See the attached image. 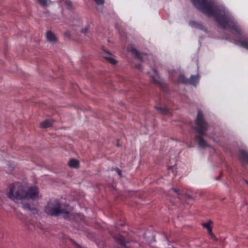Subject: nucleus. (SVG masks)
<instances>
[{"instance_id": "nucleus-24", "label": "nucleus", "mask_w": 248, "mask_h": 248, "mask_svg": "<svg viewBox=\"0 0 248 248\" xmlns=\"http://www.w3.org/2000/svg\"><path fill=\"white\" fill-rule=\"evenodd\" d=\"M88 29L87 27H86L84 29H83L82 30H81V32L83 33V34H86L88 32Z\"/></svg>"}, {"instance_id": "nucleus-22", "label": "nucleus", "mask_w": 248, "mask_h": 248, "mask_svg": "<svg viewBox=\"0 0 248 248\" xmlns=\"http://www.w3.org/2000/svg\"><path fill=\"white\" fill-rule=\"evenodd\" d=\"M208 234L210 236V238H211L213 240H217V238L216 237V236L214 235V234L212 232V231H211L210 232H208Z\"/></svg>"}, {"instance_id": "nucleus-18", "label": "nucleus", "mask_w": 248, "mask_h": 248, "mask_svg": "<svg viewBox=\"0 0 248 248\" xmlns=\"http://www.w3.org/2000/svg\"><path fill=\"white\" fill-rule=\"evenodd\" d=\"M156 109L160 113H162L164 114H170L169 109H168L166 108H162V107H157Z\"/></svg>"}, {"instance_id": "nucleus-28", "label": "nucleus", "mask_w": 248, "mask_h": 248, "mask_svg": "<svg viewBox=\"0 0 248 248\" xmlns=\"http://www.w3.org/2000/svg\"><path fill=\"white\" fill-rule=\"evenodd\" d=\"M172 167H170L168 168V169H169V170H170V169H172Z\"/></svg>"}, {"instance_id": "nucleus-3", "label": "nucleus", "mask_w": 248, "mask_h": 248, "mask_svg": "<svg viewBox=\"0 0 248 248\" xmlns=\"http://www.w3.org/2000/svg\"><path fill=\"white\" fill-rule=\"evenodd\" d=\"M44 212L47 215L56 216L61 214H68L69 211L62 208L59 200L55 199H50L44 208Z\"/></svg>"}, {"instance_id": "nucleus-4", "label": "nucleus", "mask_w": 248, "mask_h": 248, "mask_svg": "<svg viewBox=\"0 0 248 248\" xmlns=\"http://www.w3.org/2000/svg\"><path fill=\"white\" fill-rule=\"evenodd\" d=\"M196 127L195 130L201 135H203L207 129V124L205 121L202 113L199 111L196 121Z\"/></svg>"}, {"instance_id": "nucleus-29", "label": "nucleus", "mask_w": 248, "mask_h": 248, "mask_svg": "<svg viewBox=\"0 0 248 248\" xmlns=\"http://www.w3.org/2000/svg\"><path fill=\"white\" fill-rule=\"evenodd\" d=\"M137 67L138 69H140V66H137Z\"/></svg>"}, {"instance_id": "nucleus-2", "label": "nucleus", "mask_w": 248, "mask_h": 248, "mask_svg": "<svg viewBox=\"0 0 248 248\" xmlns=\"http://www.w3.org/2000/svg\"><path fill=\"white\" fill-rule=\"evenodd\" d=\"M7 196L15 202L18 200H34L39 198V191L36 186L28 188V185L25 183H16L9 186Z\"/></svg>"}, {"instance_id": "nucleus-5", "label": "nucleus", "mask_w": 248, "mask_h": 248, "mask_svg": "<svg viewBox=\"0 0 248 248\" xmlns=\"http://www.w3.org/2000/svg\"><path fill=\"white\" fill-rule=\"evenodd\" d=\"M102 50L106 53V55L103 56L104 58L110 63L115 64L117 63V61L115 60L114 55L107 50L104 47H102Z\"/></svg>"}, {"instance_id": "nucleus-1", "label": "nucleus", "mask_w": 248, "mask_h": 248, "mask_svg": "<svg viewBox=\"0 0 248 248\" xmlns=\"http://www.w3.org/2000/svg\"><path fill=\"white\" fill-rule=\"evenodd\" d=\"M194 6L203 13L208 16H215L217 24L223 28L230 27L236 33L239 34L241 30L233 21L228 11L223 8L219 10H215L211 4L206 0H191Z\"/></svg>"}, {"instance_id": "nucleus-12", "label": "nucleus", "mask_w": 248, "mask_h": 248, "mask_svg": "<svg viewBox=\"0 0 248 248\" xmlns=\"http://www.w3.org/2000/svg\"><path fill=\"white\" fill-rule=\"evenodd\" d=\"M212 224L213 222L211 220H209L206 222L202 223V225L203 228L206 229L208 232H209L212 231Z\"/></svg>"}, {"instance_id": "nucleus-26", "label": "nucleus", "mask_w": 248, "mask_h": 248, "mask_svg": "<svg viewBox=\"0 0 248 248\" xmlns=\"http://www.w3.org/2000/svg\"><path fill=\"white\" fill-rule=\"evenodd\" d=\"M115 170L116 171V172H117V173L119 175H120V176L121 175V171L119 169L116 168L115 169Z\"/></svg>"}, {"instance_id": "nucleus-11", "label": "nucleus", "mask_w": 248, "mask_h": 248, "mask_svg": "<svg viewBox=\"0 0 248 248\" xmlns=\"http://www.w3.org/2000/svg\"><path fill=\"white\" fill-rule=\"evenodd\" d=\"M153 72H154V74L150 73V76L152 78L153 82L155 83L159 82V78L156 69L153 68Z\"/></svg>"}, {"instance_id": "nucleus-25", "label": "nucleus", "mask_w": 248, "mask_h": 248, "mask_svg": "<svg viewBox=\"0 0 248 248\" xmlns=\"http://www.w3.org/2000/svg\"><path fill=\"white\" fill-rule=\"evenodd\" d=\"M97 4H102L104 2V0H94Z\"/></svg>"}, {"instance_id": "nucleus-27", "label": "nucleus", "mask_w": 248, "mask_h": 248, "mask_svg": "<svg viewBox=\"0 0 248 248\" xmlns=\"http://www.w3.org/2000/svg\"><path fill=\"white\" fill-rule=\"evenodd\" d=\"M172 189L177 194H180V190L176 188H172Z\"/></svg>"}, {"instance_id": "nucleus-23", "label": "nucleus", "mask_w": 248, "mask_h": 248, "mask_svg": "<svg viewBox=\"0 0 248 248\" xmlns=\"http://www.w3.org/2000/svg\"><path fill=\"white\" fill-rule=\"evenodd\" d=\"M117 241L119 243L122 245H124L125 244L124 241L123 240L122 237L118 238Z\"/></svg>"}, {"instance_id": "nucleus-21", "label": "nucleus", "mask_w": 248, "mask_h": 248, "mask_svg": "<svg viewBox=\"0 0 248 248\" xmlns=\"http://www.w3.org/2000/svg\"><path fill=\"white\" fill-rule=\"evenodd\" d=\"M178 80L179 82L182 83H187L188 81V79L185 78L183 75H180L179 77Z\"/></svg>"}, {"instance_id": "nucleus-16", "label": "nucleus", "mask_w": 248, "mask_h": 248, "mask_svg": "<svg viewBox=\"0 0 248 248\" xmlns=\"http://www.w3.org/2000/svg\"><path fill=\"white\" fill-rule=\"evenodd\" d=\"M189 24L190 26L197 29H199L201 30H203L204 29V27L202 26V25L195 21H190Z\"/></svg>"}, {"instance_id": "nucleus-17", "label": "nucleus", "mask_w": 248, "mask_h": 248, "mask_svg": "<svg viewBox=\"0 0 248 248\" xmlns=\"http://www.w3.org/2000/svg\"><path fill=\"white\" fill-rule=\"evenodd\" d=\"M238 44L242 47L248 49V40H239Z\"/></svg>"}, {"instance_id": "nucleus-8", "label": "nucleus", "mask_w": 248, "mask_h": 248, "mask_svg": "<svg viewBox=\"0 0 248 248\" xmlns=\"http://www.w3.org/2000/svg\"><path fill=\"white\" fill-rule=\"evenodd\" d=\"M22 208L24 210H28L31 212V214H37L38 210L36 208H31L29 204L28 203L23 204L22 205Z\"/></svg>"}, {"instance_id": "nucleus-30", "label": "nucleus", "mask_w": 248, "mask_h": 248, "mask_svg": "<svg viewBox=\"0 0 248 248\" xmlns=\"http://www.w3.org/2000/svg\"><path fill=\"white\" fill-rule=\"evenodd\" d=\"M247 183L248 184V182H247Z\"/></svg>"}, {"instance_id": "nucleus-20", "label": "nucleus", "mask_w": 248, "mask_h": 248, "mask_svg": "<svg viewBox=\"0 0 248 248\" xmlns=\"http://www.w3.org/2000/svg\"><path fill=\"white\" fill-rule=\"evenodd\" d=\"M64 4V6L68 9L71 8L72 7V3L69 0H64L62 3V4Z\"/></svg>"}, {"instance_id": "nucleus-15", "label": "nucleus", "mask_w": 248, "mask_h": 248, "mask_svg": "<svg viewBox=\"0 0 248 248\" xmlns=\"http://www.w3.org/2000/svg\"><path fill=\"white\" fill-rule=\"evenodd\" d=\"M240 159L248 163V153L243 150H240Z\"/></svg>"}, {"instance_id": "nucleus-10", "label": "nucleus", "mask_w": 248, "mask_h": 248, "mask_svg": "<svg viewBox=\"0 0 248 248\" xmlns=\"http://www.w3.org/2000/svg\"><path fill=\"white\" fill-rule=\"evenodd\" d=\"M53 123V121L52 120H46L40 124V126L43 128H46L51 126Z\"/></svg>"}, {"instance_id": "nucleus-19", "label": "nucleus", "mask_w": 248, "mask_h": 248, "mask_svg": "<svg viewBox=\"0 0 248 248\" xmlns=\"http://www.w3.org/2000/svg\"><path fill=\"white\" fill-rule=\"evenodd\" d=\"M38 2L43 6H47L49 3H51V1L49 0H37Z\"/></svg>"}, {"instance_id": "nucleus-6", "label": "nucleus", "mask_w": 248, "mask_h": 248, "mask_svg": "<svg viewBox=\"0 0 248 248\" xmlns=\"http://www.w3.org/2000/svg\"><path fill=\"white\" fill-rule=\"evenodd\" d=\"M46 39L50 43H55L57 41V37L55 34L51 31H47L46 34Z\"/></svg>"}, {"instance_id": "nucleus-14", "label": "nucleus", "mask_w": 248, "mask_h": 248, "mask_svg": "<svg viewBox=\"0 0 248 248\" xmlns=\"http://www.w3.org/2000/svg\"><path fill=\"white\" fill-rule=\"evenodd\" d=\"M68 165L71 168H77L78 167L79 162L75 159H71L69 161Z\"/></svg>"}, {"instance_id": "nucleus-9", "label": "nucleus", "mask_w": 248, "mask_h": 248, "mask_svg": "<svg viewBox=\"0 0 248 248\" xmlns=\"http://www.w3.org/2000/svg\"><path fill=\"white\" fill-rule=\"evenodd\" d=\"M196 138L200 146L203 148L208 146L207 142L203 139V138L202 136H196Z\"/></svg>"}, {"instance_id": "nucleus-13", "label": "nucleus", "mask_w": 248, "mask_h": 248, "mask_svg": "<svg viewBox=\"0 0 248 248\" xmlns=\"http://www.w3.org/2000/svg\"><path fill=\"white\" fill-rule=\"evenodd\" d=\"M199 79V77L198 75L193 76L192 75L189 79H188L187 83H189L191 85H195L197 83Z\"/></svg>"}, {"instance_id": "nucleus-7", "label": "nucleus", "mask_w": 248, "mask_h": 248, "mask_svg": "<svg viewBox=\"0 0 248 248\" xmlns=\"http://www.w3.org/2000/svg\"><path fill=\"white\" fill-rule=\"evenodd\" d=\"M131 52L137 57L140 61H145L147 57L148 56L147 55L144 54L143 55H140L137 49L135 48H132L131 49Z\"/></svg>"}]
</instances>
